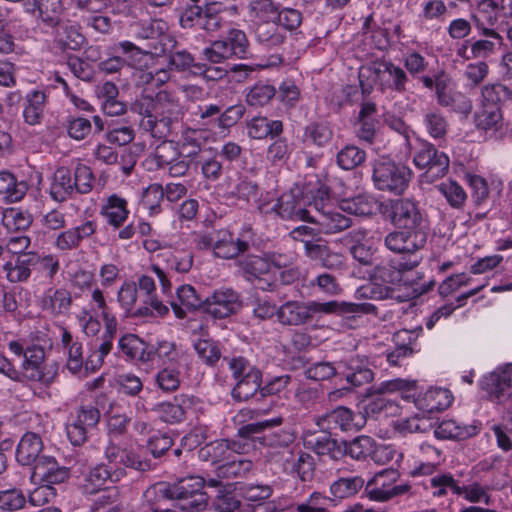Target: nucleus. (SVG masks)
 I'll return each instance as SVG.
<instances>
[{"mask_svg": "<svg viewBox=\"0 0 512 512\" xmlns=\"http://www.w3.org/2000/svg\"><path fill=\"white\" fill-rule=\"evenodd\" d=\"M313 202H308L299 189H291L278 199L275 211L283 220L306 221L312 224H327V222L346 221L351 224L352 220L342 214L340 205L335 207L329 198V188L323 184L312 196Z\"/></svg>", "mask_w": 512, "mask_h": 512, "instance_id": "obj_1", "label": "nucleus"}, {"mask_svg": "<svg viewBox=\"0 0 512 512\" xmlns=\"http://www.w3.org/2000/svg\"><path fill=\"white\" fill-rule=\"evenodd\" d=\"M340 209L343 213L354 216H369L375 209H378L383 219L392 223L418 224L422 221L417 206L409 200H389L378 205L373 200L357 196L353 199L342 200Z\"/></svg>", "mask_w": 512, "mask_h": 512, "instance_id": "obj_2", "label": "nucleus"}, {"mask_svg": "<svg viewBox=\"0 0 512 512\" xmlns=\"http://www.w3.org/2000/svg\"><path fill=\"white\" fill-rule=\"evenodd\" d=\"M206 480L200 476H188L177 482L167 483L162 489V496L175 501L171 509L181 512H195L203 510L207 505L208 497L202 490Z\"/></svg>", "mask_w": 512, "mask_h": 512, "instance_id": "obj_3", "label": "nucleus"}, {"mask_svg": "<svg viewBox=\"0 0 512 512\" xmlns=\"http://www.w3.org/2000/svg\"><path fill=\"white\" fill-rule=\"evenodd\" d=\"M482 98V108L476 113V125L484 130L497 129L503 119L501 106L512 102V83L488 84L482 89Z\"/></svg>", "mask_w": 512, "mask_h": 512, "instance_id": "obj_4", "label": "nucleus"}, {"mask_svg": "<svg viewBox=\"0 0 512 512\" xmlns=\"http://www.w3.org/2000/svg\"><path fill=\"white\" fill-rule=\"evenodd\" d=\"M412 171L401 163L390 159H379L373 164L372 180L379 191L399 196L407 189Z\"/></svg>", "mask_w": 512, "mask_h": 512, "instance_id": "obj_5", "label": "nucleus"}, {"mask_svg": "<svg viewBox=\"0 0 512 512\" xmlns=\"http://www.w3.org/2000/svg\"><path fill=\"white\" fill-rule=\"evenodd\" d=\"M334 302L319 301H286L278 307L277 319L279 323L286 326H301L312 321L317 314H332Z\"/></svg>", "mask_w": 512, "mask_h": 512, "instance_id": "obj_6", "label": "nucleus"}, {"mask_svg": "<svg viewBox=\"0 0 512 512\" xmlns=\"http://www.w3.org/2000/svg\"><path fill=\"white\" fill-rule=\"evenodd\" d=\"M182 107L178 98L171 92L162 90V124L167 128L166 133L162 132V149L173 148V144L177 142L178 135L183 130L182 125Z\"/></svg>", "mask_w": 512, "mask_h": 512, "instance_id": "obj_7", "label": "nucleus"}, {"mask_svg": "<svg viewBox=\"0 0 512 512\" xmlns=\"http://www.w3.org/2000/svg\"><path fill=\"white\" fill-rule=\"evenodd\" d=\"M416 167L426 169L425 177L433 182L443 177L449 169V157L436 149V147L427 141L421 143L420 149L413 159Z\"/></svg>", "mask_w": 512, "mask_h": 512, "instance_id": "obj_8", "label": "nucleus"}, {"mask_svg": "<svg viewBox=\"0 0 512 512\" xmlns=\"http://www.w3.org/2000/svg\"><path fill=\"white\" fill-rule=\"evenodd\" d=\"M481 387L491 401L504 403L512 397V365L498 368L481 380Z\"/></svg>", "mask_w": 512, "mask_h": 512, "instance_id": "obj_9", "label": "nucleus"}, {"mask_svg": "<svg viewBox=\"0 0 512 512\" xmlns=\"http://www.w3.org/2000/svg\"><path fill=\"white\" fill-rule=\"evenodd\" d=\"M221 233L223 234L222 238L218 237L215 239L214 237H207L204 238V242L206 245L213 247L214 253L217 257L223 259L234 258L241 252L247 250L252 238L251 227L244 228L239 237L235 239L232 234L227 231H222Z\"/></svg>", "mask_w": 512, "mask_h": 512, "instance_id": "obj_10", "label": "nucleus"}, {"mask_svg": "<svg viewBox=\"0 0 512 512\" xmlns=\"http://www.w3.org/2000/svg\"><path fill=\"white\" fill-rule=\"evenodd\" d=\"M419 263L420 259L416 257L408 260L393 258L376 265L370 276L384 285H395L402 282L407 284V280L404 279L405 272L413 270Z\"/></svg>", "mask_w": 512, "mask_h": 512, "instance_id": "obj_11", "label": "nucleus"}, {"mask_svg": "<svg viewBox=\"0 0 512 512\" xmlns=\"http://www.w3.org/2000/svg\"><path fill=\"white\" fill-rule=\"evenodd\" d=\"M426 239V233L416 226H403L386 236L385 245L396 253H414L425 245Z\"/></svg>", "mask_w": 512, "mask_h": 512, "instance_id": "obj_12", "label": "nucleus"}, {"mask_svg": "<svg viewBox=\"0 0 512 512\" xmlns=\"http://www.w3.org/2000/svg\"><path fill=\"white\" fill-rule=\"evenodd\" d=\"M124 476H126V470L122 467L114 468L104 463L97 464L85 475L80 488L84 494L94 495L100 492L108 481L115 483Z\"/></svg>", "mask_w": 512, "mask_h": 512, "instance_id": "obj_13", "label": "nucleus"}, {"mask_svg": "<svg viewBox=\"0 0 512 512\" xmlns=\"http://www.w3.org/2000/svg\"><path fill=\"white\" fill-rule=\"evenodd\" d=\"M240 307L239 295L230 288L216 290L203 302V311L219 319L235 314Z\"/></svg>", "mask_w": 512, "mask_h": 512, "instance_id": "obj_14", "label": "nucleus"}, {"mask_svg": "<svg viewBox=\"0 0 512 512\" xmlns=\"http://www.w3.org/2000/svg\"><path fill=\"white\" fill-rule=\"evenodd\" d=\"M45 359V351L39 345H32L26 348L25 358L22 364L24 376L34 382H41L48 386L54 382L57 375L56 371H45L43 361Z\"/></svg>", "mask_w": 512, "mask_h": 512, "instance_id": "obj_15", "label": "nucleus"}, {"mask_svg": "<svg viewBox=\"0 0 512 512\" xmlns=\"http://www.w3.org/2000/svg\"><path fill=\"white\" fill-rule=\"evenodd\" d=\"M100 420V411L93 406H81L75 420L66 427L67 436L75 446H80L87 440L88 432Z\"/></svg>", "mask_w": 512, "mask_h": 512, "instance_id": "obj_16", "label": "nucleus"}, {"mask_svg": "<svg viewBox=\"0 0 512 512\" xmlns=\"http://www.w3.org/2000/svg\"><path fill=\"white\" fill-rule=\"evenodd\" d=\"M182 353L173 343L162 342V391H174L180 385Z\"/></svg>", "mask_w": 512, "mask_h": 512, "instance_id": "obj_17", "label": "nucleus"}, {"mask_svg": "<svg viewBox=\"0 0 512 512\" xmlns=\"http://www.w3.org/2000/svg\"><path fill=\"white\" fill-rule=\"evenodd\" d=\"M497 7L495 0H481L472 18L483 36L501 40L502 37L493 28L499 22H504Z\"/></svg>", "mask_w": 512, "mask_h": 512, "instance_id": "obj_18", "label": "nucleus"}, {"mask_svg": "<svg viewBox=\"0 0 512 512\" xmlns=\"http://www.w3.org/2000/svg\"><path fill=\"white\" fill-rule=\"evenodd\" d=\"M339 375L343 376L346 382L354 388L370 383L374 378L368 360L359 356L341 361Z\"/></svg>", "mask_w": 512, "mask_h": 512, "instance_id": "obj_19", "label": "nucleus"}, {"mask_svg": "<svg viewBox=\"0 0 512 512\" xmlns=\"http://www.w3.org/2000/svg\"><path fill=\"white\" fill-rule=\"evenodd\" d=\"M316 425L323 431L339 429L343 432L357 431L360 425L355 422L352 410L339 406L325 415L315 419Z\"/></svg>", "mask_w": 512, "mask_h": 512, "instance_id": "obj_20", "label": "nucleus"}, {"mask_svg": "<svg viewBox=\"0 0 512 512\" xmlns=\"http://www.w3.org/2000/svg\"><path fill=\"white\" fill-rule=\"evenodd\" d=\"M43 441L41 437L33 432L25 433L16 449V461L22 466H36L37 462L44 457L42 455Z\"/></svg>", "mask_w": 512, "mask_h": 512, "instance_id": "obj_21", "label": "nucleus"}, {"mask_svg": "<svg viewBox=\"0 0 512 512\" xmlns=\"http://www.w3.org/2000/svg\"><path fill=\"white\" fill-rule=\"evenodd\" d=\"M399 474L394 469H385L375 474L365 486V494L374 501H387L391 499V484L395 482Z\"/></svg>", "mask_w": 512, "mask_h": 512, "instance_id": "obj_22", "label": "nucleus"}, {"mask_svg": "<svg viewBox=\"0 0 512 512\" xmlns=\"http://www.w3.org/2000/svg\"><path fill=\"white\" fill-rule=\"evenodd\" d=\"M306 254L312 260L319 262L323 268L335 272H342L346 269L345 257L341 253L331 251L326 245L307 241Z\"/></svg>", "mask_w": 512, "mask_h": 512, "instance_id": "obj_23", "label": "nucleus"}, {"mask_svg": "<svg viewBox=\"0 0 512 512\" xmlns=\"http://www.w3.org/2000/svg\"><path fill=\"white\" fill-rule=\"evenodd\" d=\"M390 65V60L376 59L361 66L359 82L363 94H369L372 91L373 84H378L382 88Z\"/></svg>", "mask_w": 512, "mask_h": 512, "instance_id": "obj_24", "label": "nucleus"}, {"mask_svg": "<svg viewBox=\"0 0 512 512\" xmlns=\"http://www.w3.org/2000/svg\"><path fill=\"white\" fill-rule=\"evenodd\" d=\"M72 302L71 293L66 288L50 287L44 292L39 305L43 311L50 315L60 316L68 313Z\"/></svg>", "mask_w": 512, "mask_h": 512, "instance_id": "obj_25", "label": "nucleus"}, {"mask_svg": "<svg viewBox=\"0 0 512 512\" xmlns=\"http://www.w3.org/2000/svg\"><path fill=\"white\" fill-rule=\"evenodd\" d=\"M304 444L319 456H328L335 461L343 458V441H338L329 434H312L305 439Z\"/></svg>", "mask_w": 512, "mask_h": 512, "instance_id": "obj_26", "label": "nucleus"}, {"mask_svg": "<svg viewBox=\"0 0 512 512\" xmlns=\"http://www.w3.org/2000/svg\"><path fill=\"white\" fill-rule=\"evenodd\" d=\"M119 349L132 360H139L141 362H148L156 355V349L140 339L134 334L124 335L119 340Z\"/></svg>", "mask_w": 512, "mask_h": 512, "instance_id": "obj_27", "label": "nucleus"}, {"mask_svg": "<svg viewBox=\"0 0 512 512\" xmlns=\"http://www.w3.org/2000/svg\"><path fill=\"white\" fill-rule=\"evenodd\" d=\"M160 92L153 96L149 94V88L144 89V94L139 102V113L143 116L140 126L145 131H150L156 137L155 128L158 123V106L160 104Z\"/></svg>", "mask_w": 512, "mask_h": 512, "instance_id": "obj_28", "label": "nucleus"}, {"mask_svg": "<svg viewBox=\"0 0 512 512\" xmlns=\"http://www.w3.org/2000/svg\"><path fill=\"white\" fill-rule=\"evenodd\" d=\"M138 286L142 293H145L143 306L135 310V315L139 318L152 317L154 311L160 312V301L156 294V284L153 278L142 275L138 279Z\"/></svg>", "mask_w": 512, "mask_h": 512, "instance_id": "obj_29", "label": "nucleus"}, {"mask_svg": "<svg viewBox=\"0 0 512 512\" xmlns=\"http://www.w3.org/2000/svg\"><path fill=\"white\" fill-rule=\"evenodd\" d=\"M284 418L277 416L269 419H263L248 423L238 429V435L245 439H251L263 445V438H266L269 431L283 424Z\"/></svg>", "mask_w": 512, "mask_h": 512, "instance_id": "obj_30", "label": "nucleus"}, {"mask_svg": "<svg viewBox=\"0 0 512 512\" xmlns=\"http://www.w3.org/2000/svg\"><path fill=\"white\" fill-rule=\"evenodd\" d=\"M247 130L252 139L274 138L283 132V123L280 120H269L264 116H256L247 123Z\"/></svg>", "mask_w": 512, "mask_h": 512, "instance_id": "obj_31", "label": "nucleus"}, {"mask_svg": "<svg viewBox=\"0 0 512 512\" xmlns=\"http://www.w3.org/2000/svg\"><path fill=\"white\" fill-rule=\"evenodd\" d=\"M262 373L259 369H252L250 373L238 379L232 390V397L237 401H247L262 388Z\"/></svg>", "mask_w": 512, "mask_h": 512, "instance_id": "obj_32", "label": "nucleus"}, {"mask_svg": "<svg viewBox=\"0 0 512 512\" xmlns=\"http://www.w3.org/2000/svg\"><path fill=\"white\" fill-rule=\"evenodd\" d=\"M177 301L172 300L170 306L177 318H184L186 312L183 307L187 309H203V302L196 294L195 289L190 285H181L177 288Z\"/></svg>", "mask_w": 512, "mask_h": 512, "instance_id": "obj_33", "label": "nucleus"}, {"mask_svg": "<svg viewBox=\"0 0 512 512\" xmlns=\"http://www.w3.org/2000/svg\"><path fill=\"white\" fill-rule=\"evenodd\" d=\"M72 173L67 167H59L53 175L50 187L51 197L58 202L65 201L74 193Z\"/></svg>", "mask_w": 512, "mask_h": 512, "instance_id": "obj_34", "label": "nucleus"}, {"mask_svg": "<svg viewBox=\"0 0 512 512\" xmlns=\"http://www.w3.org/2000/svg\"><path fill=\"white\" fill-rule=\"evenodd\" d=\"M253 468L252 461L242 456H231L229 460L216 468V476L220 479H236L246 476Z\"/></svg>", "mask_w": 512, "mask_h": 512, "instance_id": "obj_35", "label": "nucleus"}, {"mask_svg": "<svg viewBox=\"0 0 512 512\" xmlns=\"http://www.w3.org/2000/svg\"><path fill=\"white\" fill-rule=\"evenodd\" d=\"M23 117L27 124L37 125L41 122L44 114L46 95L44 92L35 90L25 97Z\"/></svg>", "mask_w": 512, "mask_h": 512, "instance_id": "obj_36", "label": "nucleus"}, {"mask_svg": "<svg viewBox=\"0 0 512 512\" xmlns=\"http://www.w3.org/2000/svg\"><path fill=\"white\" fill-rule=\"evenodd\" d=\"M343 458L349 456L350 458L362 461L366 460L373 452L374 439L367 435H360L352 440H343Z\"/></svg>", "mask_w": 512, "mask_h": 512, "instance_id": "obj_37", "label": "nucleus"}, {"mask_svg": "<svg viewBox=\"0 0 512 512\" xmlns=\"http://www.w3.org/2000/svg\"><path fill=\"white\" fill-rule=\"evenodd\" d=\"M422 124L433 139L444 138L449 128L447 118L438 108H430L424 111Z\"/></svg>", "mask_w": 512, "mask_h": 512, "instance_id": "obj_38", "label": "nucleus"}, {"mask_svg": "<svg viewBox=\"0 0 512 512\" xmlns=\"http://www.w3.org/2000/svg\"><path fill=\"white\" fill-rule=\"evenodd\" d=\"M356 293L359 298L364 299H396L399 302L403 301L400 295H396V290L393 287L381 284L378 280H374L372 277L370 282L359 287Z\"/></svg>", "mask_w": 512, "mask_h": 512, "instance_id": "obj_39", "label": "nucleus"}, {"mask_svg": "<svg viewBox=\"0 0 512 512\" xmlns=\"http://www.w3.org/2000/svg\"><path fill=\"white\" fill-rule=\"evenodd\" d=\"M476 433V427L463 426L454 419H444L434 429L438 439H466Z\"/></svg>", "mask_w": 512, "mask_h": 512, "instance_id": "obj_40", "label": "nucleus"}, {"mask_svg": "<svg viewBox=\"0 0 512 512\" xmlns=\"http://www.w3.org/2000/svg\"><path fill=\"white\" fill-rule=\"evenodd\" d=\"M35 6L42 22L51 27H60L63 7L61 0H37Z\"/></svg>", "mask_w": 512, "mask_h": 512, "instance_id": "obj_41", "label": "nucleus"}, {"mask_svg": "<svg viewBox=\"0 0 512 512\" xmlns=\"http://www.w3.org/2000/svg\"><path fill=\"white\" fill-rule=\"evenodd\" d=\"M28 190V184L25 181H17L16 177L10 172L0 173V194L5 195L9 202L20 201Z\"/></svg>", "mask_w": 512, "mask_h": 512, "instance_id": "obj_42", "label": "nucleus"}, {"mask_svg": "<svg viewBox=\"0 0 512 512\" xmlns=\"http://www.w3.org/2000/svg\"><path fill=\"white\" fill-rule=\"evenodd\" d=\"M245 91L246 103L251 107L266 106L276 95L275 87L263 81L257 82Z\"/></svg>", "mask_w": 512, "mask_h": 512, "instance_id": "obj_43", "label": "nucleus"}, {"mask_svg": "<svg viewBox=\"0 0 512 512\" xmlns=\"http://www.w3.org/2000/svg\"><path fill=\"white\" fill-rule=\"evenodd\" d=\"M255 37L259 43L274 48L283 44L285 35L280 31L277 22H259L255 28Z\"/></svg>", "mask_w": 512, "mask_h": 512, "instance_id": "obj_44", "label": "nucleus"}, {"mask_svg": "<svg viewBox=\"0 0 512 512\" xmlns=\"http://www.w3.org/2000/svg\"><path fill=\"white\" fill-rule=\"evenodd\" d=\"M55 39L63 49L78 50L83 45L85 38L75 26L64 24L55 27Z\"/></svg>", "mask_w": 512, "mask_h": 512, "instance_id": "obj_45", "label": "nucleus"}, {"mask_svg": "<svg viewBox=\"0 0 512 512\" xmlns=\"http://www.w3.org/2000/svg\"><path fill=\"white\" fill-rule=\"evenodd\" d=\"M231 449H236L235 444H229V440L211 442L200 449V457L204 460H211L212 463L226 462L231 458Z\"/></svg>", "mask_w": 512, "mask_h": 512, "instance_id": "obj_46", "label": "nucleus"}, {"mask_svg": "<svg viewBox=\"0 0 512 512\" xmlns=\"http://www.w3.org/2000/svg\"><path fill=\"white\" fill-rule=\"evenodd\" d=\"M430 489L435 498H444L449 492L460 495V485L453 475L446 472L434 475L430 479Z\"/></svg>", "mask_w": 512, "mask_h": 512, "instance_id": "obj_47", "label": "nucleus"}, {"mask_svg": "<svg viewBox=\"0 0 512 512\" xmlns=\"http://www.w3.org/2000/svg\"><path fill=\"white\" fill-rule=\"evenodd\" d=\"M365 481L360 476L343 477L333 482L330 492L337 499H344L354 496L363 488Z\"/></svg>", "mask_w": 512, "mask_h": 512, "instance_id": "obj_48", "label": "nucleus"}, {"mask_svg": "<svg viewBox=\"0 0 512 512\" xmlns=\"http://www.w3.org/2000/svg\"><path fill=\"white\" fill-rule=\"evenodd\" d=\"M102 213L107 217L110 224H122L129 214L127 201L117 195H112L102 207Z\"/></svg>", "mask_w": 512, "mask_h": 512, "instance_id": "obj_49", "label": "nucleus"}, {"mask_svg": "<svg viewBox=\"0 0 512 512\" xmlns=\"http://www.w3.org/2000/svg\"><path fill=\"white\" fill-rule=\"evenodd\" d=\"M248 8L251 15L260 22H276L280 5L273 0H251Z\"/></svg>", "mask_w": 512, "mask_h": 512, "instance_id": "obj_50", "label": "nucleus"}, {"mask_svg": "<svg viewBox=\"0 0 512 512\" xmlns=\"http://www.w3.org/2000/svg\"><path fill=\"white\" fill-rule=\"evenodd\" d=\"M194 349L202 362L211 367H214L222 356L220 344L212 339L197 340Z\"/></svg>", "mask_w": 512, "mask_h": 512, "instance_id": "obj_51", "label": "nucleus"}, {"mask_svg": "<svg viewBox=\"0 0 512 512\" xmlns=\"http://www.w3.org/2000/svg\"><path fill=\"white\" fill-rule=\"evenodd\" d=\"M366 159V153L354 145H347L341 149L336 157L337 164L344 170H351L361 165Z\"/></svg>", "mask_w": 512, "mask_h": 512, "instance_id": "obj_52", "label": "nucleus"}, {"mask_svg": "<svg viewBox=\"0 0 512 512\" xmlns=\"http://www.w3.org/2000/svg\"><path fill=\"white\" fill-rule=\"evenodd\" d=\"M408 82L409 78L406 72L400 66L391 62L381 90L389 89L402 94L407 91Z\"/></svg>", "mask_w": 512, "mask_h": 512, "instance_id": "obj_53", "label": "nucleus"}, {"mask_svg": "<svg viewBox=\"0 0 512 512\" xmlns=\"http://www.w3.org/2000/svg\"><path fill=\"white\" fill-rule=\"evenodd\" d=\"M94 233L93 226H76L63 233L57 238V246L62 250L72 249L78 246L83 237Z\"/></svg>", "mask_w": 512, "mask_h": 512, "instance_id": "obj_54", "label": "nucleus"}, {"mask_svg": "<svg viewBox=\"0 0 512 512\" xmlns=\"http://www.w3.org/2000/svg\"><path fill=\"white\" fill-rule=\"evenodd\" d=\"M240 268L245 278L251 281L260 275H267L270 270V262L259 256H248L240 261Z\"/></svg>", "mask_w": 512, "mask_h": 512, "instance_id": "obj_55", "label": "nucleus"}, {"mask_svg": "<svg viewBox=\"0 0 512 512\" xmlns=\"http://www.w3.org/2000/svg\"><path fill=\"white\" fill-rule=\"evenodd\" d=\"M230 485L218 489L212 502V507L219 512H234L239 509L241 502L230 489Z\"/></svg>", "mask_w": 512, "mask_h": 512, "instance_id": "obj_56", "label": "nucleus"}, {"mask_svg": "<svg viewBox=\"0 0 512 512\" xmlns=\"http://www.w3.org/2000/svg\"><path fill=\"white\" fill-rule=\"evenodd\" d=\"M304 136L314 145L323 147L331 141L333 132L327 123L313 122L305 127Z\"/></svg>", "mask_w": 512, "mask_h": 512, "instance_id": "obj_57", "label": "nucleus"}, {"mask_svg": "<svg viewBox=\"0 0 512 512\" xmlns=\"http://www.w3.org/2000/svg\"><path fill=\"white\" fill-rule=\"evenodd\" d=\"M451 79L444 73H440L435 77V94L437 103L442 107H453L458 97L456 93H452L449 88Z\"/></svg>", "mask_w": 512, "mask_h": 512, "instance_id": "obj_58", "label": "nucleus"}, {"mask_svg": "<svg viewBox=\"0 0 512 512\" xmlns=\"http://www.w3.org/2000/svg\"><path fill=\"white\" fill-rule=\"evenodd\" d=\"M142 213L149 216L158 214L160 211V184L155 183L146 188L142 194L139 204Z\"/></svg>", "mask_w": 512, "mask_h": 512, "instance_id": "obj_59", "label": "nucleus"}, {"mask_svg": "<svg viewBox=\"0 0 512 512\" xmlns=\"http://www.w3.org/2000/svg\"><path fill=\"white\" fill-rule=\"evenodd\" d=\"M26 497L19 489L0 491V511L15 512L25 507Z\"/></svg>", "mask_w": 512, "mask_h": 512, "instance_id": "obj_60", "label": "nucleus"}, {"mask_svg": "<svg viewBox=\"0 0 512 512\" xmlns=\"http://www.w3.org/2000/svg\"><path fill=\"white\" fill-rule=\"evenodd\" d=\"M292 152L291 145L284 137L277 138L267 149V160L273 165L286 162Z\"/></svg>", "mask_w": 512, "mask_h": 512, "instance_id": "obj_61", "label": "nucleus"}, {"mask_svg": "<svg viewBox=\"0 0 512 512\" xmlns=\"http://www.w3.org/2000/svg\"><path fill=\"white\" fill-rule=\"evenodd\" d=\"M231 50L232 57L245 58L248 53L249 42L246 34L239 29H231L224 40Z\"/></svg>", "mask_w": 512, "mask_h": 512, "instance_id": "obj_62", "label": "nucleus"}, {"mask_svg": "<svg viewBox=\"0 0 512 512\" xmlns=\"http://www.w3.org/2000/svg\"><path fill=\"white\" fill-rule=\"evenodd\" d=\"M93 182L94 176L91 169L84 164H78L73 177L74 191L80 194H87L92 190Z\"/></svg>", "mask_w": 512, "mask_h": 512, "instance_id": "obj_63", "label": "nucleus"}, {"mask_svg": "<svg viewBox=\"0 0 512 512\" xmlns=\"http://www.w3.org/2000/svg\"><path fill=\"white\" fill-rule=\"evenodd\" d=\"M339 371L340 362L338 363L337 367L330 362H318L308 367L304 373L308 379L324 381L330 379L333 376L339 375Z\"/></svg>", "mask_w": 512, "mask_h": 512, "instance_id": "obj_64", "label": "nucleus"}]
</instances>
